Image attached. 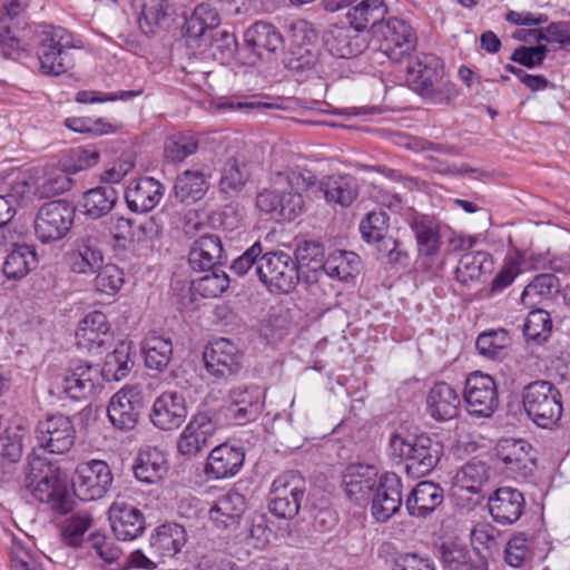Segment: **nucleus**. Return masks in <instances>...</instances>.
I'll return each mask as SVG.
<instances>
[{"mask_svg":"<svg viewBox=\"0 0 570 570\" xmlns=\"http://www.w3.org/2000/svg\"><path fill=\"white\" fill-rule=\"evenodd\" d=\"M37 266V254L33 246L18 245L6 257L2 273L8 279L18 281L28 275Z\"/></svg>","mask_w":570,"mask_h":570,"instance_id":"obj_40","label":"nucleus"},{"mask_svg":"<svg viewBox=\"0 0 570 570\" xmlns=\"http://www.w3.org/2000/svg\"><path fill=\"white\" fill-rule=\"evenodd\" d=\"M164 195L163 185L153 177H141L130 183L125 191L128 208L135 213L154 209Z\"/></svg>","mask_w":570,"mask_h":570,"instance_id":"obj_28","label":"nucleus"},{"mask_svg":"<svg viewBox=\"0 0 570 570\" xmlns=\"http://www.w3.org/2000/svg\"><path fill=\"white\" fill-rule=\"evenodd\" d=\"M110 336L107 316L100 311L88 313L76 331L77 345L91 351L101 347Z\"/></svg>","mask_w":570,"mask_h":570,"instance_id":"obj_30","label":"nucleus"},{"mask_svg":"<svg viewBox=\"0 0 570 570\" xmlns=\"http://www.w3.org/2000/svg\"><path fill=\"white\" fill-rule=\"evenodd\" d=\"M138 26L149 36L154 35L166 19V0H139Z\"/></svg>","mask_w":570,"mask_h":570,"instance_id":"obj_48","label":"nucleus"},{"mask_svg":"<svg viewBox=\"0 0 570 570\" xmlns=\"http://www.w3.org/2000/svg\"><path fill=\"white\" fill-rule=\"evenodd\" d=\"M305 493V480L293 471L283 473L272 484L269 511L278 518H294Z\"/></svg>","mask_w":570,"mask_h":570,"instance_id":"obj_13","label":"nucleus"},{"mask_svg":"<svg viewBox=\"0 0 570 570\" xmlns=\"http://www.w3.org/2000/svg\"><path fill=\"white\" fill-rule=\"evenodd\" d=\"M134 362L130 360V346L120 343L106 357L105 368L108 373H112L117 381L122 380L130 371Z\"/></svg>","mask_w":570,"mask_h":570,"instance_id":"obj_56","label":"nucleus"},{"mask_svg":"<svg viewBox=\"0 0 570 570\" xmlns=\"http://www.w3.org/2000/svg\"><path fill=\"white\" fill-rule=\"evenodd\" d=\"M379 469L374 464L351 463L343 473V487L347 498L355 503L367 500L379 483Z\"/></svg>","mask_w":570,"mask_h":570,"instance_id":"obj_20","label":"nucleus"},{"mask_svg":"<svg viewBox=\"0 0 570 570\" xmlns=\"http://www.w3.org/2000/svg\"><path fill=\"white\" fill-rule=\"evenodd\" d=\"M37 446L32 451L49 454H65L75 444L76 428L71 419L57 413L39 420L35 429Z\"/></svg>","mask_w":570,"mask_h":570,"instance_id":"obj_7","label":"nucleus"},{"mask_svg":"<svg viewBox=\"0 0 570 570\" xmlns=\"http://www.w3.org/2000/svg\"><path fill=\"white\" fill-rule=\"evenodd\" d=\"M304 200L302 195L292 189L281 193L278 217L283 220H292L302 213Z\"/></svg>","mask_w":570,"mask_h":570,"instance_id":"obj_63","label":"nucleus"},{"mask_svg":"<svg viewBox=\"0 0 570 570\" xmlns=\"http://www.w3.org/2000/svg\"><path fill=\"white\" fill-rule=\"evenodd\" d=\"M218 24L219 16L217 10L208 3H200L194 9L191 16L186 19V35L189 38L199 39L207 31H213Z\"/></svg>","mask_w":570,"mask_h":570,"instance_id":"obj_43","label":"nucleus"},{"mask_svg":"<svg viewBox=\"0 0 570 570\" xmlns=\"http://www.w3.org/2000/svg\"><path fill=\"white\" fill-rule=\"evenodd\" d=\"M460 404L459 393L445 382L435 383L426 395V411L435 421L454 419L459 413Z\"/></svg>","mask_w":570,"mask_h":570,"instance_id":"obj_29","label":"nucleus"},{"mask_svg":"<svg viewBox=\"0 0 570 570\" xmlns=\"http://www.w3.org/2000/svg\"><path fill=\"white\" fill-rule=\"evenodd\" d=\"M99 151L89 148H76L71 150L69 159L65 164L68 173H79L94 167L99 161Z\"/></svg>","mask_w":570,"mask_h":570,"instance_id":"obj_61","label":"nucleus"},{"mask_svg":"<svg viewBox=\"0 0 570 570\" xmlns=\"http://www.w3.org/2000/svg\"><path fill=\"white\" fill-rule=\"evenodd\" d=\"M246 509L244 495L238 492H228L215 502L209 510V519L218 529L235 525Z\"/></svg>","mask_w":570,"mask_h":570,"instance_id":"obj_36","label":"nucleus"},{"mask_svg":"<svg viewBox=\"0 0 570 570\" xmlns=\"http://www.w3.org/2000/svg\"><path fill=\"white\" fill-rule=\"evenodd\" d=\"M230 269L238 276L253 271L272 294H289L301 281V273L296 269L292 255L283 250L263 253L259 242L234 259Z\"/></svg>","mask_w":570,"mask_h":570,"instance_id":"obj_1","label":"nucleus"},{"mask_svg":"<svg viewBox=\"0 0 570 570\" xmlns=\"http://www.w3.org/2000/svg\"><path fill=\"white\" fill-rule=\"evenodd\" d=\"M117 199V191L111 186L91 188L82 196V213L91 219H98L110 213Z\"/></svg>","mask_w":570,"mask_h":570,"instance_id":"obj_39","label":"nucleus"},{"mask_svg":"<svg viewBox=\"0 0 570 570\" xmlns=\"http://www.w3.org/2000/svg\"><path fill=\"white\" fill-rule=\"evenodd\" d=\"M284 49V38L272 23L257 21L244 32V46L239 50V60L254 66L261 60H271Z\"/></svg>","mask_w":570,"mask_h":570,"instance_id":"obj_6","label":"nucleus"},{"mask_svg":"<svg viewBox=\"0 0 570 570\" xmlns=\"http://www.w3.org/2000/svg\"><path fill=\"white\" fill-rule=\"evenodd\" d=\"M552 332L550 314L541 308L531 311L523 325V334L528 341L541 344L546 342Z\"/></svg>","mask_w":570,"mask_h":570,"instance_id":"obj_49","label":"nucleus"},{"mask_svg":"<svg viewBox=\"0 0 570 570\" xmlns=\"http://www.w3.org/2000/svg\"><path fill=\"white\" fill-rule=\"evenodd\" d=\"M108 517L118 540H134L145 531L142 512L125 501L114 502L108 510Z\"/></svg>","mask_w":570,"mask_h":570,"instance_id":"obj_21","label":"nucleus"},{"mask_svg":"<svg viewBox=\"0 0 570 570\" xmlns=\"http://www.w3.org/2000/svg\"><path fill=\"white\" fill-rule=\"evenodd\" d=\"M92 525V517L89 512H77L67 518L60 531L62 542L71 548H79L83 542L85 533Z\"/></svg>","mask_w":570,"mask_h":570,"instance_id":"obj_47","label":"nucleus"},{"mask_svg":"<svg viewBox=\"0 0 570 570\" xmlns=\"http://www.w3.org/2000/svg\"><path fill=\"white\" fill-rule=\"evenodd\" d=\"M72 48H76L72 36L66 29L50 27L45 30L37 51L41 72L49 76L65 73L73 66Z\"/></svg>","mask_w":570,"mask_h":570,"instance_id":"obj_5","label":"nucleus"},{"mask_svg":"<svg viewBox=\"0 0 570 570\" xmlns=\"http://www.w3.org/2000/svg\"><path fill=\"white\" fill-rule=\"evenodd\" d=\"M26 482L38 501L61 514L71 511L73 500L66 480L60 478L59 468L36 450L28 456Z\"/></svg>","mask_w":570,"mask_h":570,"instance_id":"obj_2","label":"nucleus"},{"mask_svg":"<svg viewBox=\"0 0 570 570\" xmlns=\"http://www.w3.org/2000/svg\"><path fill=\"white\" fill-rule=\"evenodd\" d=\"M223 426L222 412L207 409L196 413L177 441V450L184 456H195L208 446L209 439Z\"/></svg>","mask_w":570,"mask_h":570,"instance_id":"obj_10","label":"nucleus"},{"mask_svg":"<svg viewBox=\"0 0 570 570\" xmlns=\"http://www.w3.org/2000/svg\"><path fill=\"white\" fill-rule=\"evenodd\" d=\"M522 404L529 419L542 429H552L562 415L560 391L548 381L529 383L522 392Z\"/></svg>","mask_w":570,"mask_h":570,"instance_id":"obj_4","label":"nucleus"},{"mask_svg":"<svg viewBox=\"0 0 570 570\" xmlns=\"http://www.w3.org/2000/svg\"><path fill=\"white\" fill-rule=\"evenodd\" d=\"M443 489L431 481H422L409 494L405 507L411 517L425 518L443 502Z\"/></svg>","mask_w":570,"mask_h":570,"instance_id":"obj_31","label":"nucleus"},{"mask_svg":"<svg viewBox=\"0 0 570 570\" xmlns=\"http://www.w3.org/2000/svg\"><path fill=\"white\" fill-rule=\"evenodd\" d=\"M111 483V470L101 460L78 464L72 478L73 493L82 501L101 499L108 492Z\"/></svg>","mask_w":570,"mask_h":570,"instance_id":"obj_11","label":"nucleus"},{"mask_svg":"<svg viewBox=\"0 0 570 570\" xmlns=\"http://www.w3.org/2000/svg\"><path fill=\"white\" fill-rule=\"evenodd\" d=\"M188 262L194 271L206 272L217 268L227 262L220 237L217 234L200 235L193 243Z\"/></svg>","mask_w":570,"mask_h":570,"instance_id":"obj_22","label":"nucleus"},{"mask_svg":"<svg viewBox=\"0 0 570 570\" xmlns=\"http://www.w3.org/2000/svg\"><path fill=\"white\" fill-rule=\"evenodd\" d=\"M69 267L77 274H95L104 262V253L98 235L94 230L86 229L78 236L68 253Z\"/></svg>","mask_w":570,"mask_h":570,"instance_id":"obj_18","label":"nucleus"},{"mask_svg":"<svg viewBox=\"0 0 570 570\" xmlns=\"http://www.w3.org/2000/svg\"><path fill=\"white\" fill-rule=\"evenodd\" d=\"M325 43L331 55L350 59L363 53L368 47V35L351 26L333 27L326 35Z\"/></svg>","mask_w":570,"mask_h":570,"instance_id":"obj_23","label":"nucleus"},{"mask_svg":"<svg viewBox=\"0 0 570 570\" xmlns=\"http://www.w3.org/2000/svg\"><path fill=\"white\" fill-rule=\"evenodd\" d=\"M525 500L521 491L511 487H502L489 498V511L493 520L500 524H513L523 513Z\"/></svg>","mask_w":570,"mask_h":570,"instance_id":"obj_24","label":"nucleus"},{"mask_svg":"<svg viewBox=\"0 0 570 570\" xmlns=\"http://www.w3.org/2000/svg\"><path fill=\"white\" fill-rule=\"evenodd\" d=\"M538 40L557 42L562 48H570V22H552L546 29L532 31Z\"/></svg>","mask_w":570,"mask_h":570,"instance_id":"obj_62","label":"nucleus"},{"mask_svg":"<svg viewBox=\"0 0 570 570\" xmlns=\"http://www.w3.org/2000/svg\"><path fill=\"white\" fill-rule=\"evenodd\" d=\"M198 149V140L189 134L171 135L165 142L164 156L170 163H181Z\"/></svg>","mask_w":570,"mask_h":570,"instance_id":"obj_50","label":"nucleus"},{"mask_svg":"<svg viewBox=\"0 0 570 570\" xmlns=\"http://www.w3.org/2000/svg\"><path fill=\"white\" fill-rule=\"evenodd\" d=\"M99 370L91 364H79L62 380V391L72 400L79 401L91 396L96 389Z\"/></svg>","mask_w":570,"mask_h":570,"instance_id":"obj_32","label":"nucleus"},{"mask_svg":"<svg viewBox=\"0 0 570 570\" xmlns=\"http://www.w3.org/2000/svg\"><path fill=\"white\" fill-rule=\"evenodd\" d=\"M531 556L528 538L524 533L519 532L508 541L504 550V560L509 566L519 568L529 561Z\"/></svg>","mask_w":570,"mask_h":570,"instance_id":"obj_57","label":"nucleus"},{"mask_svg":"<svg viewBox=\"0 0 570 570\" xmlns=\"http://www.w3.org/2000/svg\"><path fill=\"white\" fill-rule=\"evenodd\" d=\"M209 50L212 57L224 65L232 61L236 53L239 56L240 49L233 33L220 30L212 35Z\"/></svg>","mask_w":570,"mask_h":570,"instance_id":"obj_52","label":"nucleus"},{"mask_svg":"<svg viewBox=\"0 0 570 570\" xmlns=\"http://www.w3.org/2000/svg\"><path fill=\"white\" fill-rule=\"evenodd\" d=\"M209 187L202 170L187 169L176 177L174 197L180 203L193 204L202 199Z\"/></svg>","mask_w":570,"mask_h":570,"instance_id":"obj_37","label":"nucleus"},{"mask_svg":"<svg viewBox=\"0 0 570 570\" xmlns=\"http://www.w3.org/2000/svg\"><path fill=\"white\" fill-rule=\"evenodd\" d=\"M187 542L186 530L183 525L168 522L156 528L149 540V551L153 558L163 561L176 556Z\"/></svg>","mask_w":570,"mask_h":570,"instance_id":"obj_26","label":"nucleus"},{"mask_svg":"<svg viewBox=\"0 0 570 570\" xmlns=\"http://www.w3.org/2000/svg\"><path fill=\"white\" fill-rule=\"evenodd\" d=\"M385 13L386 9L382 0H363L347 11L346 18L348 26L357 29L358 32L366 33L371 28L375 37L379 26L384 22Z\"/></svg>","mask_w":570,"mask_h":570,"instance_id":"obj_35","label":"nucleus"},{"mask_svg":"<svg viewBox=\"0 0 570 570\" xmlns=\"http://www.w3.org/2000/svg\"><path fill=\"white\" fill-rule=\"evenodd\" d=\"M508 344V332L501 328L480 334L476 338L475 347L482 356L497 360L502 356Z\"/></svg>","mask_w":570,"mask_h":570,"instance_id":"obj_51","label":"nucleus"},{"mask_svg":"<svg viewBox=\"0 0 570 570\" xmlns=\"http://www.w3.org/2000/svg\"><path fill=\"white\" fill-rule=\"evenodd\" d=\"M186 416L185 399L175 392H165L159 395L154 402L150 414L154 425L165 431L179 428Z\"/></svg>","mask_w":570,"mask_h":570,"instance_id":"obj_25","label":"nucleus"},{"mask_svg":"<svg viewBox=\"0 0 570 570\" xmlns=\"http://www.w3.org/2000/svg\"><path fill=\"white\" fill-rule=\"evenodd\" d=\"M68 174L66 169L48 173L37 188L39 196L50 198L69 190L72 180L69 178Z\"/></svg>","mask_w":570,"mask_h":570,"instance_id":"obj_58","label":"nucleus"},{"mask_svg":"<svg viewBox=\"0 0 570 570\" xmlns=\"http://www.w3.org/2000/svg\"><path fill=\"white\" fill-rule=\"evenodd\" d=\"M411 228L416 239L419 254L425 257H434L441 245L436 224L425 218H415Z\"/></svg>","mask_w":570,"mask_h":570,"instance_id":"obj_44","label":"nucleus"},{"mask_svg":"<svg viewBox=\"0 0 570 570\" xmlns=\"http://www.w3.org/2000/svg\"><path fill=\"white\" fill-rule=\"evenodd\" d=\"M249 177V173L244 163L235 158H229L225 163L219 181L220 190L224 193L239 190Z\"/></svg>","mask_w":570,"mask_h":570,"instance_id":"obj_53","label":"nucleus"},{"mask_svg":"<svg viewBox=\"0 0 570 570\" xmlns=\"http://www.w3.org/2000/svg\"><path fill=\"white\" fill-rule=\"evenodd\" d=\"M144 406L141 391L137 386H125L111 396L107 415L116 429L130 431L137 425Z\"/></svg>","mask_w":570,"mask_h":570,"instance_id":"obj_15","label":"nucleus"},{"mask_svg":"<svg viewBox=\"0 0 570 570\" xmlns=\"http://www.w3.org/2000/svg\"><path fill=\"white\" fill-rule=\"evenodd\" d=\"M360 230L363 238L371 243L374 239H382V236L386 234V214L383 212H371L366 215V218L361 222Z\"/></svg>","mask_w":570,"mask_h":570,"instance_id":"obj_60","label":"nucleus"},{"mask_svg":"<svg viewBox=\"0 0 570 570\" xmlns=\"http://www.w3.org/2000/svg\"><path fill=\"white\" fill-rule=\"evenodd\" d=\"M141 352L148 368L163 372L173 357L171 340L158 331H149L141 342Z\"/></svg>","mask_w":570,"mask_h":570,"instance_id":"obj_34","label":"nucleus"},{"mask_svg":"<svg viewBox=\"0 0 570 570\" xmlns=\"http://www.w3.org/2000/svg\"><path fill=\"white\" fill-rule=\"evenodd\" d=\"M390 453L405 462L406 473L422 478L434 470L442 455V444L426 434L403 435L394 432L389 439Z\"/></svg>","mask_w":570,"mask_h":570,"instance_id":"obj_3","label":"nucleus"},{"mask_svg":"<svg viewBox=\"0 0 570 570\" xmlns=\"http://www.w3.org/2000/svg\"><path fill=\"white\" fill-rule=\"evenodd\" d=\"M167 469L165 454L157 448H150L139 454L134 474L140 482L153 484L164 478Z\"/></svg>","mask_w":570,"mask_h":570,"instance_id":"obj_38","label":"nucleus"},{"mask_svg":"<svg viewBox=\"0 0 570 570\" xmlns=\"http://www.w3.org/2000/svg\"><path fill=\"white\" fill-rule=\"evenodd\" d=\"M439 554L443 564L450 570H459L470 560L469 551L453 541L442 542L439 547Z\"/></svg>","mask_w":570,"mask_h":570,"instance_id":"obj_59","label":"nucleus"},{"mask_svg":"<svg viewBox=\"0 0 570 570\" xmlns=\"http://www.w3.org/2000/svg\"><path fill=\"white\" fill-rule=\"evenodd\" d=\"M208 272L210 273L193 281V288L203 297H217L228 288L229 278L224 272L219 273L218 268Z\"/></svg>","mask_w":570,"mask_h":570,"instance_id":"obj_55","label":"nucleus"},{"mask_svg":"<svg viewBox=\"0 0 570 570\" xmlns=\"http://www.w3.org/2000/svg\"><path fill=\"white\" fill-rule=\"evenodd\" d=\"M547 48L544 46L537 47H519L517 48L512 56L511 60L515 61L524 67L533 68L540 66L547 55Z\"/></svg>","mask_w":570,"mask_h":570,"instance_id":"obj_64","label":"nucleus"},{"mask_svg":"<svg viewBox=\"0 0 570 570\" xmlns=\"http://www.w3.org/2000/svg\"><path fill=\"white\" fill-rule=\"evenodd\" d=\"M560 292V281L553 274L537 275L523 289L521 301L525 305H535L552 299Z\"/></svg>","mask_w":570,"mask_h":570,"instance_id":"obj_42","label":"nucleus"},{"mask_svg":"<svg viewBox=\"0 0 570 570\" xmlns=\"http://www.w3.org/2000/svg\"><path fill=\"white\" fill-rule=\"evenodd\" d=\"M463 397L471 415L490 417L499 406V394L492 376L473 372L465 380Z\"/></svg>","mask_w":570,"mask_h":570,"instance_id":"obj_14","label":"nucleus"},{"mask_svg":"<svg viewBox=\"0 0 570 570\" xmlns=\"http://www.w3.org/2000/svg\"><path fill=\"white\" fill-rule=\"evenodd\" d=\"M207 372L218 379L227 380L242 367V354L238 347L227 338H218L204 351Z\"/></svg>","mask_w":570,"mask_h":570,"instance_id":"obj_17","label":"nucleus"},{"mask_svg":"<svg viewBox=\"0 0 570 570\" xmlns=\"http://www.w3.org/2000/svg\"><path fill=\"white\" fill-rule=\"evenodd\" d=\"M360 257L353 252L333 253L325 261V274L340 281L353 278L360 271Z\"/></svg>","mask_w":570,"mask_h":570,"instance_id":"obj_45","label":"nucleus"},{"mask_svg":"<svg viewBox=\"0 0 570 570\" xmlns=\"http://www.w3.org/2000/svg\"><path fill=\"white\" fill-rule=\"evenodd\" d=\"M489 479V468L482 461L465 463L455 474V487L471 493H479Z\"/></svg>","mask_w":570,"mask_h":570,"instance_id":"obj_46","label":"nucleus"},{"mask_svg":"<svg viewBox=\"0 0 570 570\" xmlns=\"http://www.w3.org/2000/svg\"><path fill=\"white\" fill-rule=\"evenodd\" d=\"M375 37L380 41V50L393 62L410 58L417 47L415 30L399 18H390L379 26Z\"/></svg>","mask_w":570,"mask_h":570,"instance_id":"obj_8","label":"nucleus"},{"mask_svg":"<svg viewBox=\"0 0 570 570\" xmlns=\"http://www.w3.org/2000/svg\"><path fill=\"white\" fill-rule=\"evenodd\" d=\"M318 191L327 203L348 207L358 196L356 179L351 175H332L320 180Z\"/></svg>","mask_w":570,"mask_h":570,"instance_id":"obj_33","label":"nucleus"},{"mask_svg":"<svg viewBox=\"0 0 570 570\" xmlns=\"http://www.w3.org/2000/svg\"><path fill=\"white\" fill-rule=\"evenodd\" d=\"M96 277L94 281L95 288L104 294H116L124 284V273L115 264H102L95 271Z\"/></svg>","mask_w":570,"mask_h":570,"instance_id":"obj_54","label":"nucleus"},{"mask_svg":"<svg viewBox=\"0 0 570 570\" xmlns=\"http://www.w3.org/2000/svg\"><path fill=\"white\" fill-rule=\"evenodd\" d=\"M492 259L487 252H471L461 256L455 268V278L463 285L478 281L482 274L490 272Z\"/></svg>","mask_w":570,"mask_h":570,"instance_id":"obj_41","label":"nucleus"},{"mask_svg":"<svg viewBox=\"0 0 570 570\" xmlns=\"http://www.w3.org/2000/svg\"><path fill=\"white\" fill-rule=\"evenodd\" d=\"M75 207L62 199L45 203L35 219V233L42 243L62 239L71 229Z\"/></svg>","mask_w":570,"mask_h":570,"instance_id":"obj_9","label":"nucleus"},{"mask_svg":"<svg viewBox=\"0 0 570 570\" xmlns=\"http://www.w3.org/2000/svg\"><path fill=\"white\" fill-rule=\"evenodd\" d=\"M402 505V480L394 472H386L379 479L372 493V514L385 522L394 515Z\"/></svg>","mask_w":570,"mask_h":570,"instance_id":"obj_19","label":"nucleus"},{"mask_svg":"<svg viewBox=\"0 0 570 570\" xmlns=\"http://www.w3.org/2000/svg\"><path fill=\"white\" fill-rule=\"evenodd\" d=\"M405 81L407 86L421 95L436 100L435 86L443 78V66L434 55L417 53L407 58Z\"/></svg>","mask_w":570,"mask_h":570,"instance_id":"obj_12","label":"nucleus"},{"mask_svg":"<svg viewBox=\"0 0 570 570\" xmlns=\"http://www.w3.org/2000/svg\"><path fill=\"white\" fill-rule=\"evenodd\" d=\"M245 453L240 448L229 444H220L214 448L206 462L205 473L214 480L226 479L236 475L243 466Z\"/></svg>","mask_w":570,"mask_h":570,"instance_id":"obj_27","label":"nucleus"},{"mask_svg":"<svg viewBox=\"0 0 570 570\" xmlns=\"http://www.w3.org/2000/svg\"><path fill=\"white\" fill-rule=\"evenodd\" d=\"M531 444L524 440L503 439L495 446V455L502 468L514 479L532 475L535 460Z\"/></svg>","mask_w":570,"mask_h":570,"instance_id":"obj_16","label":"nucleus"}]
</instances>
